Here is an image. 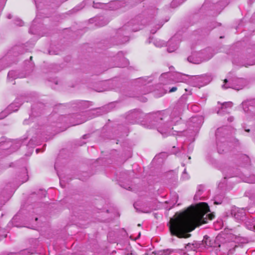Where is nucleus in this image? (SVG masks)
I'll list each match as a JSON object with an SVG mask.
<instances>
[{"instance_id": "8", "label": "nucleus", "mask_w": 255, "mask_h": 255, "mask_svg": "<svg viewBox=\"0 0 255 255\" xmlns=\"http://www.w3.org/2000/svg\"><path fill=\"white\" fill-rule=\"evenodd\" d=\"M30 60H32V56H30Z\"/></svg>"}, {"instance_id": "1", "label": "nucleus", "mask_w": 255, "mask_h": 255, "mask_svg": "<svg viewBox=\"0 0 255 255\" xmlns=\"http://www.w3.org/2000/svg\"><path fill=\"white\" fill-rule=\"evenodd\" d=\"M210 212L207 203L201 202L195 206H191L185 211L176 213L169 222V230L171 235L179 238H188L189 233L197 227L207 223L204 215Z\"/></svg>"}, {"instance_id": "3", "label": "nucleus", "mask_w": 255, "mask_h": 255, "mask_svg": "<svg viewBox=\"0 0 255 255\" xmlns=\"http://www.w3.org/2000/svg\"><path fill=\"white\" fill-rule=\"evenodd\" d=\"M208 219L210 220H213L215 218V215L213 213H210L207 215Z\"/></svg>"}, {"instance_id": "4", "label": "nucleus", "mask_w": 255, "mask_h": 255, "mask_svg": "<svg viewBox=\"0 0 255 255\" xmlns=\"http://www.w3.org/2000/svg\"><path fill=\"white\" fill-rule=\"evenodd\" d=\"M177 88L175 87H172L170 90H169V92L170 93H172V92H174L175 91H176L177 90Z\"/></svg>"}, {"instance_id": "7", "label": "nucleus", "mask_w": 255, "mask_h": 255, "mask_svg": "<svg viewBox=\"0 0 255 255\" xmlns=\"http://www.w3.org/2000/svg\"><path fill=\"white\" fill-rule=\"evenodd\" d=\"M246 131L247 132H250V130L249 129H246Z\"/></svg>"}, {"instance_id": "6", "label": "nucleus", "mask_w": 255, "mask_h": 255, "mask_svg": "<svg viewBox=\"0 0 255 255\" xmlns=\"http://www.w3.org/2000/svg\"><path fill=\"white\" fill-rule=\"evenodd\" d=\"M214 204H217V205L219 204V203H218V202H216V201H215V202H214Z\"/></svg>"}, {"instance_id": "2", "label": "nucleus", "mask_w": 255, "mask_h": 255, "mask_svg": "<svg viewBox=\"0 0 255 255\" xmlns=\"http://www.w3.org/2000/svg\"><path fill=\"white\" fill-rule=\"evenodd\" d=\"M247 226L249 230L255 231V219L251 223L249 222Z\"/></svg>"}, {"instance_id": "5", "label": "nucleus", "mask_w": 255, "mask_h": 255, "mask_svg": "<svg viewBox=\"0 0 255 255\" xmlns=\"http://www.w3.org/2000/svg\"><path fill=\"white\" fill-rule=\"evenodd\" d=\"M227 82H228V80L226 79L224 80V82L225 83H226Z\"/></svg>"}]
</instances>
